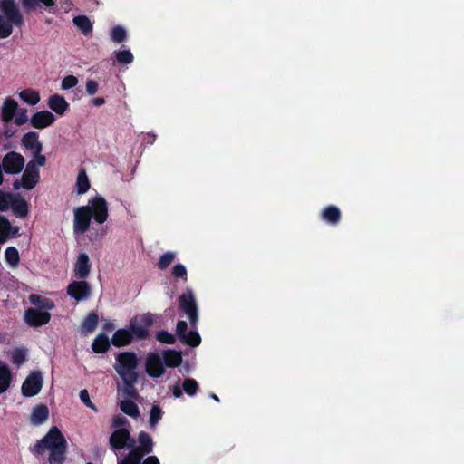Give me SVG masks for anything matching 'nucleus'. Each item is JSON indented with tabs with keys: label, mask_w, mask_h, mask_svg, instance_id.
<instances>
[{
	"label": "nucleus",
	"mask_w": 464,
	"mask_h": 464,
	"mask_svg": "<svg viewBox=\"0 0 464 464\" xmlns=\"http://www.w3.org/2000/svg\"><path fill=\"white\" fill-rule=\"evenodd\" d=\"M139 362V358L134 352H121L116 356L114 368L121 378L131 375L139 376L136 371Z\"/></svg>",
	"instance_id": "7ed1b4c3"
},
{
	"label": "nucleus",
	"mask_w": 464,
	"mask_h": 464,
	"mask_svg": "<svg viewBox=\"0 0 464 464\" xmlns=\"http://www.w3.org/2000/svg\"><path fill=\"white\" fill-rule=\"evenodd\" d=\"M55 120V116L51 111L44 110L33 114L30 119V124L35 129L42 130L51 126Z\"/></svg>",
	"instance_id": "4468645a"
},
{
	"label": "nucleus",
	"mask_w": 464,
	"mask_h": 464,
	"mask_svg": "<svg viewBox=\"0 0 464 464\" xmlns=\"http://www.w3.org/2000/svg\"><path fill=\"white\" fill-rule=\"evenodd\" d=\"M109 443L111 449L120 450L125 447L133 448L135 440L130 437V431L127 429L121 428L111 433Z\"/></svg>",
	"instance_id": "9d476101"
},
{
	"label": "nucleus",
	"mask_w": 464,
	"mask_h": 464,
	"mask_svg": "<svg viewBox=\"0 0 464 464\" xmlns=\"http://www.w3.org/2000/svg\"><path fill=\"white\" fill-rule=\"evenodd\" d=\"M39 2L43 3L46 7H52L54 5L53 0H39Z\"/></svg>",
	"instance_id": "338daca9"
},
{
	"label": "nucleus",
	"mask_w": 464,
	"mask_h": 464,
	"mask_svg": "<svg viewBox=\"0 0 464 464\" xmlns=\"http://www.w3.org/2000/svg\"><path fill=\"white\" fill-rule=\"evenodd\" d=\"M14 121L17 126H21L28 121L27 110L19 109L14 115Z\"/></svg>",
	"instance_id": "3c124183"
},
{
	"label": "nucleus",
	"mask_w": 464,
	"mask_h": 464,
	"mask_svg": "<svg viewBox=\"0 0 464 464\" xmlns=\"http://www.w3.org/2000/svg\"><path fill=\"white\" fill-rule=\"evenodd\" d=\"M139 376H128L121 378L124 383L123 393L130 398H137L138 391L135 388V383L138 382Z\"/></svg>",
	"instance_id": "cd10ccee"
},
{
	"label": "nucleus",
	"mask_w": 464,
	"mask_h": 464,
	"mask_svg": "<svg viewBox=\"0 0 464 464\" xmlns=\"http://www.w3.org/2000/svg\"><path fill=\"white\" fill-rule=\"evenodd\" d=\"M114 328H115V325L111 321H106L102 325L103 331L107 332V333L113 331Z\"/></svg>",
	"instance_id": "e2e57ef3"
},
{
	"label": "nucleus",
	"mask_w": 464,
	"mask_h": 464,
	"mask_svg": "<svg viewBox=\"0 0 464 464\" xmlns=\"http://www.w3.org/2000/svg\"><path fill=\"white\" fill-rule=\"evenodd\" d=\"M73 24L85 35L89 34L92 31V24L86 15H77L73 17Z\"/></svg>",
	"instance_id": "2f4dec72"
},
{
	"label": "nucleus",
	"mask_w": 464,
	"mask_h": 464,
	"mask_svg": "<svg viewBox=\"0 0 464 464\" xmlns=\"http://www.w3.org/2000/svg\"><path fill=\"white\" fill-rule=\"evenodd\" d=\"M44 384L41 372H31L24 381L21 392L24 397H33L37 395Z\"/></svg>",
	"instance_id": "1a4fd4ad"
},
{
	"label": "nucleus",
	"mask_w": 464,
	"mask_h": 464,
	"mask_svg": "<svg viewBox=\"0 0 464 464\" xmlns=\"http://www.w3.org/2000/svg\"><path fill=\"white\" fill-rule=\"evenodd\" d=\"M12 199H14L12 193L0 190V211L7 210L12 203Z\"/></svg>",
	"instance_id": "49530a36"
},
{
	"label": "nucleus",
	"mask_w": 464,
	"mask_h": 464,
	"mask_svg": "<svg viewBox=\"0 0 464 464\" xmlns=\"http://www.w3.org/2000/svg\"><path fill=\"white\" fill-rule=\"evenodd\" d=\"M92 264L86 253H80L74 265V276L77 279H86L91 272Z\"/></svg>",
	"instance_id": "2eb2a0df"
},
{
	"label": "nucleus",
	"mask_w": 464,
	"mask_h": 464,
	"mask_svg": "<svg viewBox=\"0 0 464 464\" xmlns=\"http://www.w3.org/2000/svg\"><path fill=\"white\" fill-rule=\"evenodd\" d=\"M22 188L26 190L33 189L40 180V176H35L34 174L29 173V171H24L22 177Z\"/></svg>",
	"instance_id": "f704fd0d"
},
{
	"label": "nucleus",
	"mask_w": 464,
	"mask_h": 464,
	"mask_svg": "<svg viewBox=\"0 0 464 464\" xmlns=\"http://www.w3.org/2000/svg\"><path fill=\"white\" fill-rule=\"evenodd\" d=\"M19 97L29 105H35L40 102V94L33 89H24L19 93Z\"/></svg>",
	"instance_id": "473e14b6"
},
{
	"label": "nucleus",
	"mask_w": 464,
	"mask_h": 464,
	"mask_svg": "<svg viewBox=\"0 0 464 464\" xmlns=\"http://www.w3.org/2000/svg\"><path fill=\"white\" fill-rule=\"evenodd\" d=\"M140 464H160L159 459L156 456H149Z\"/></svg>",
	"instance_id": "680f3d73"
},
{
	"label": "nucleus",
	"mask_w": 464,
	"mask_h": 464,
	"mask_svg": "<svg viewBox=\"0 0 464 464\" xmlns=\"http://www.w3.org/2000/svg\"><path fill=\"white\" fill-rule=\"evenodd\" d=\"M99 316L95 312H91L84 318L82 328L85 334H92L94 332L98 325Z\"/></svg>",
	"instance_id": "c85d7f7f"
},
{
	"label": "nucleus",
	"mask_w": 464,
	"mask_h": 464,
	"mask_svg": "<svg viewBox=\"0 0 464 464\" xmlns=\"http://www.w3.org/2000/svg\"><path fill=\"white\" fill-rule=\"evenodd\" d=\"M5 259L10 266L16 267L20 262L18 250L14 246H8L5 251Z\"/></svg>",
	"instance_id": "c9c22d12"
},
{
	"label": "nucleus",
	"mask_w": 464,
	"mask_h": 464,
	"mask_svg": "<svg viewBox=\"0 0 464 464\" xmlns=\"http://www.w3.org/2000/svg\"><path fill=\"white\" fill-rule=\"evenodd\" d=\"M18 107V103L15 100L11 97L6 98L2 107L1 120L5 123L10 122L14 118Z\"/></svg>",
	"instance_id": "a211bd4d"
},
{
	"label": "nucleus",
	"mask_w": 464,
	"mask_h": 464,
	"mask_svg": "<svg viewBox=\"0 0 464 464\" xmlns=\"http://www.w3.org/2000/svg\"><path fill=\"white\" fill-rule=\"evenodd\" d=\"M24 170L35 176H40L39 167L32 160L27 163Z\"/></svg>",
	"instance_id": "4d7b16f0"
},
{
	"label": "nucleus",
	"mask_w": 464,
	"mask_h": 464,
	"mask_svg": "<svg viewBox=\"0 0 464 464\" xmlns=\"http://www.w3.org/2000/svg\"><path fill=\"white\" fill-rule=\"evenodd\" d=\"M39 0H23V5L26 9H34L38 5Z\"/></svg>",
	"instance_id": "13d9d810"
},
{
	"label": "nucleus",
	"mask_w": 464,
	"mask_h": 464,
	"mask_svg": "<svg viewBox=\"0 0 464 464\" xmlns=\"http://www.w3.org/2000/svg\"><path fill=\"white\" fill-rule=\"evenodd\" d=\"M127 422H128V420L125 418H123V417L116 416L113 419V426L114 427L123 426Z\"/></svg>",
	"instance_id": "bf43d9fd"
},
{
	"label": "nucleus",
	"mask_w": 464,
	"mask_h": 464,
	"mask_svg": "<svg viewBox=\"0 0 464 464\" xmlns=\"http://www.w3.org/2000/svg\"><path fill=\"white\" fill-rule=\"evenodd\" d=\"M29 300L33 305H34L36 308L40 311L42 310H52L54 308V303L52 299L32 294L29 295Z\"/></svg>",
	"instance_id": "b1692460"
},
{
	"label": "nucleus",
	"mask_w": 464,
	"mask_h": 464,
	"mask_svg": "<svg viewBox=\"0 0 464 464\" xmlns=\"http://www.w3.org/2000/svg\"><path fill=\"white\" fill-rule=\"evenodd\" d=\"M141 460L142 458L139 453L130 450L122 459L118 461V464H140Z\"/></svg>",
	"instance_id": "a18cd8bd"
},
{
	"label": "nucleus",
	"mask_w": 464,
	"mask_h": 464,
	"mask_svg": "<svg viewBox=\"0 0 464 464\" xmlns=\"http://www.w3.org/2000/svg\"><path fill=\"white\" fill-rule=\"evenodd\" d=\"M133 337L129 329L121 328L115 331L111 338V343L115 347H123L130 345L133 342Z\"/></svg>",
	"instance_id": "aec40b11"
},
{
	"label": "nucleus",
	"mask_w": 464,
	"mask_h": 464,
	"mask_svg": "<svg viewBox=\"0 0 464 464\" xmlns=\"http://www.w3.org/2000/svg\"><path fill=\"white\" fill-rule=\"evenodd\" d=\"M104 103H105V99L102 98V97H96V98L92 100V104L96 106V107L102 106Z\"/></svg>",
	"instance_id": "0e129e2a"
},
{
	"label": "nucleus",
	"mask_w": 464,
	"mask_h": 464,
	"mask_svg": "<svg viewBox=\"0 0 464 464\" xmlns=\"http://www.w3.org/2000/svg\"><path fill=\"white\" fill-rule=\"evenodd\" d=\"M92 213V218L98 224H103L108 218V203L105 198L100 195L89 200L86 206Z\"/></svg>",
	"instance_id": "0eeeda50"
},
{
	"label": "nucleus",
	"mask_w": 464,
	"mask_h": 464,
	"mask_svg": "<svg viewBox=\"0 0 464 464\" xmlns=\"http://www.w3.org/2000/svg\"><path fill=\"white\" fill-rule=\"evenodd\" d=\"M92 213L89 208L82 206L74 209L73 230L76 234L85 233L90 227Z\"/></svg>",
	"instance_id": "9b49d317"
},
{
	"label": "nucleus",
	"mask_w": 464,
	"mask_h": 464,
	"mask_svg": "<svg viewBox=\"0 0 464 464\" xmlns=\"http://www.w3.org/2000/svg\"><path fill=\"white\" fill-rule=\"evenodd\" d=\"M180 342L191 347H198L201 343V337L197 331L190 330Z\"/></svg>",
	"instance_id": "e433bc0d"
},
{
	"label": "nucleus",
	"mask_w": 464,
	"mask_h": 464,
	"mask_svg": "<svg viewBox=\"0 0 464 464\" xmlns=\"http://www.w3.org/2000/svg\"><path fill=\"white\" fill-rule=\"evenodd\" d=\"M341 217L342 214L340 209L334 205L325 207L321 212L322 220L333 226H335L340 222Z\"/></svg>",
	"instance_id": "412c9836"
},
{
	"label": "nucleus",
	"mask_w": 464,
	"mask_h": 464,
	"mask_svg": "<svg viewBox=\"0 0 464 464\" xmlns=\"http://www.w3.org/2000/svg\"><path fill=\"white\" fill-rule=\"evenodd\" d=\"M10 207H12L14 214L17 218H24L27 217L29 207L28 203L23 198L14 195V199H12Z\"/></svg>",
	"instance_id": "5701e85b"
},
{
	"label": "nucleus",
	"mask_w": 464,
	"mask_h": 464,
	"mask_svg": "<svg viewBox=\"0 0 464 464\" xmlns=\"http://www.w3.org/2000/svg\"><path fill=\"white\" fill-rule=\"evenodd\" d=\"M22 187V179L20 180H14L13 183V188L14 189H19Z\"/></svg>",
	"instance_id": "774afa93"
},
{
	"label": "nucleus",
	"mask_w": 464,
	"mask_h": 464,
	"mask_svg": "<svg viewBox=\"0 0 464 464\" xmlns=\"http://www.w3.org/2000/svg\"><path fill=\"white\" fill-rule=\"evenodd\" d=\"M154 323V315L151 313H145L139 316H134L129 322V331L133 339L146 340L150 336L149 328Z\"/></svg>",
	"instance_id": "20e7f679"
},
{
	"label": "nucleus",
	"mask_w": 464,
	"mask_h": 464,
	"mask_svg": "<svg viewBox=\"0 0 464 464\" xmlns=\"http://www.w3.org/2000/svg\"><path fill=\"white\" fill-rule=\"evenodd\" d=\"M51 314L47 311H40L34 308H28L24 312V322L31 327H39L48 324Z\"/></svg>",
	"instance_id": "ddd939ff"
},
{
	"label": "nucleus",
	"mask_w": 464,
	"mask_h": 464,
	"mask_svg": "<svg viewBox=\"0 0 464 464\" xmlns=\"http://www.w3.org/2000/svg\"><path fill=\"white\" fill-rule=\"evenodd\" d=\"M145 371L152 378H160L164 374L165 367L159 353H150L147 355Z\"/></svg>",
	"instance_id": "f8f14e48"
},
{
	"label": "nucleus",
	"mask_w": 464,
	"mask_h": 464,
	"mask_svg": "<svg viewBox=\"0 0 464 464\" xmlns=\"http://www.w3.org/2000/svg\"><path fill=\"white\" fill-rule=\"evenodd\" d=\"M17 130L10 125H5L1 134L5 138H12L16 133Z\"/></svg>",
	"instance_id": "6e6d98bb"
},
{
	"label": "nucleus",
	"mask_w": 464,
	"mask_h": 464,
	"mask_svg": "<svg viewBox=\"0 0 464 464\" xmlns=\"http://www.w3.org/2000/svg\"><path fill=\"white\" fill-rule=\"evenodd\" d=\"M179 306L188 316L190 325L197 327L198 321V310L195 295L191 288H187L179 297Z\"/></svg>",
	"instance_id": "39448f33"
},
{
	"label": "nucleus",
	"mask_w": 464,
	"mask_h": 464,
	"mask_svg": "<svg viewBox=\"0 0 464 464\" xmlns=\"http://www.w3.org/2000/svg\"><path fill=\"white\" fill-rule=\"evenodd\" d=\"M12 372L8 365L0 361V394L5 392L11 385Z\"/></svg>",
	"instance_id": "a878e982"
},
{
	"label": "nucleus",
	"mask_w": 464,
	"mask_h": 464,
	"mask_svg": "<svg viewBox=\"0 0 464 464\" xmlns=\"http://www.w3.org/2000/svg\"><path fill=\"white\" fill-rule=\"evenodd\" d=\"M182 389L188 396H194L198 391V384L195 379L187 378L182 383Z\"/></svg>",
	"instance_id": "4c0bfd02"
},
{
	"label": "nucleus",
	"mask_w": 464,
	"mask_h": 464,
	"mask_svg": "<svg viewBox=\"0 0 464 464\" xmlns=\"http://www.w3.org/2000/svg\"><path fill=\"white\" fill-rule=\"evenodd\" d=\"M172 275L174 277L181 278L184 282L188 280L187 269L182 264H177L173 266Z\"/></svg>",
	"instance_id": "de8ad7c7"
},
{
	"label": "nucleus",
	"mask_w": 464,
	"mask_h": 464,
	"mask_svg": "<svg viewBox=\"0 0 464 464\" xmlns=\"http://www.w3.org/2000/svg\"><path fill=\"white\" fill-rule=\"evenodd\" d=\"M0 39H5L12 34L13 27H22L24 17L14 0H0Z\"/></svg>",
	"instance_id": "f03ea898"
},
{
	"label": "nucleus",
	"mask_w": 464,
	"mask_h": 464,
	"mask_svg": "<svg viewBox=\"0 0 464 464\" xmlns=\"http://www.w3.org/2000/svg\"><path fill=\"white\" fill-rule=\"evenodd\" d=\"M120 409L130 417L137 418L140 415L138 405L131 400H123L120 402Z\"/></svg>",
	"instance_id": "7c9ffc66"
},
{
	"label": "nucleus",
	"mask_w": 464,
	"mask_h": 464,
	"mask_svg": "<svg viewBox=\"0 0 464 464\" xmlns=\"http://www.w3.org/2000/svg\"><path fill=\"white\" fill-rule=\"evenodd\" d=\"M47 104L53 111L60 116L64 115L70 106L65 98L58 93L51 95Z\"/></svg>",
	"instance_id": "f3484780"
},
{
	"label": "nucleus",
	"mask_w": 464,
	"mask_h": 464,
	"mask_svg": "<svg viewBox=\"0 0 464 464\" xmlns=\"http://www.w3.org/2000/svg\"><path fill=\"white\" fill-rule=\"evenodd\" d=\"M81 401L88 408L93 410L95 412L98 411L97 407L90 399L89 392L86 389L81 390L79 393Z\"/></svg>",
	"instance_id": "09e8293b"
},
{
	"label": "nucleus",
	"mask_w": 464,
	"mask_h": 464,
	"mask_svg": "<svg viewBox=\"0 0 464 464\" xmlns=\"http://www.w3.org/2000/svg\"><path fill=\"white\" fill-rule=\"evenodd\" d=\"M111 341L105 334H99L92 344V349L95 353H104L111 346Z\"/></svg>",
	"instance_id": "bb28decb"
},
{
	"label": "nucleus",
	"mask_w": 464,
	"mask_h": 464,
	"mask_svg": "<svg viewBox=\"0 0 464 464\" xmlns=\"http://www.w3.org/2000/svg\"><path fill=\"white\" fill-rule=\"evenodd\" d=\"M49 418V409L45 404H39L33 410L31 422L34 425H41Z\"/></svg>",
	"instance_id": "393cba45"
},
{
	"label": "nucleus",
	"mask_w": 464,
	"mask_h": 464,
	"mask_svg": "<svg viewBox=\"0 0 464 464\" xmlns=\"http://www.w3.org/2000/svg\"><path fill=\"white\" fill-rule=\"evenodd\" d=\"M139 446L133 447L131 451L139 453L140 458L150 454L153 450V441L151 437L145 431H140L138 436Z\"/></svg>",
	"instance_id": "dca6fc26"
},
{
	"label": "nucleus",
	"mask_w": 464,
	"mask_h": 464,
	"mask_svg": "<svg viewBox=\"0 0 464 464\" xmlns=\"http://www.w3.org/2000/svg\"><path fill=\"white\" fill-rule=\"evenodd\" d=\"M161 359L164 366L176 368L182 362V354L179 351L168 349L163 352Z\"/></svg>",
	"instance_id": "4be33fe9"
},
{
	"label": "nucleus",
	"mask_w": 464,
	"mask_h": 464,
	"mask_svg": "<svg viewBox=\"0 0 464 464\" xmlns=\"http://www.w3.org/2000/svg\"><path fill=\"white\" fill-rule=\"evenodd\" d=\"M19 227L12 226L10 224V229L8 230V238L9 237H16L19 235Z\"/></svg>",
	"instance_id": "052dcab7"
},
{
	"label": "nucleus",
	"mask_w": 464,
	"mask_h": 464,
	"mask_svg": "<svg viewBox=\"0 0 464 464\" xmlns=\"http://www.w3.org/2000/svg\"><path fill=\"white\" fill-rule=\"evenodd\" d=\"M172 393L175 398H180L182 396V390L179 385H174L172 389Z\"/></svg>",
	"instance_id": "69168bd1"
},
{
	"label": "nucleus",
	"mask_w": 464,
	"mask_h": 464,
	"mask_svg": "<svg viewBox=\"0 0 464 464\" xmlns=\"http://www.w3.org/2000/svg\"><path fill=\"white\" fill-rule=\"evenodd\" d=\"M21 144L32 152L43 150V143L39 141V134L36 131H29L21 139Z\"/></svg>",
	"instance_id": "6ab92c4d"
},
{
	"label": "nucleus",
	"mask_w": 464,
	"mask_h": 464,
	"mask_svg": "<svg viewBox=\"0 0 464 464\" xmlns=\"http://www.w3.org/2000/svg\"><path fill=\"white\" fill-rule=\"evenodd\" d=\"M98 82L94 80H89L86 82V92L89 95H94L98 91Z\"/></svg>",
	"instance_id": "5fc2aeb1"
},
{
	"label": "nucleus",
	"mask_w": 464,
	"mask_h": 464,
	"mask_svg": "<svg viewBox=\"0 0 464 464\" xmlns=\"http://www.w3.org/2000/svg\"><path fill=\"white\" fill-rule=\"evenodd\" d=\"M156 340L161 343L174 344L176 342V336L167 330H160L156 333Z\"/></svg>",
	"instance_id": "a19ab883"
},
{
	"label": "nucleus",
	"mask_w": 464,
	"mask_h": 464,
	"mask_svg": "<svg viewBox=\"0 0 464 464\" xmlns=\"http://www.w3.org/2000/svg\"><path fill=\"white\" fill-rule=\"evenodd\" d=\"M42 151L43 150H35L34 152H32L33 154V159L32 160L38 166V167H43L45 165L46 163V158L44 155L42 154Z\"/></svg>",
	"instance_id": "864d4df0"
},
{
	"label": "nucleus",
	"mask_w": 464,
	"mask_h": 464,
	"mask_svg": "<svg viewBox=\"0 0 464 464\" xmlns=\"http://www.w3.org/2000/svg\"><path fill=\"white\" fill-rule=\"evenodd\" d=\"M49 450V464H63L66 459L67 441L61 430L53 426L46 435L38 440L31 450L34 455H43Z\"/></svg>",
	"instance_id": "f257e3e1"
},
{
	"label": "nucleus",
	"mask_w": 464,
	"mask_h": 464,
	"mask_svg": "<svg viewBox=\"0 0 464 464\" xmlns=\"http://www.w3.org/2000/svg\"><path fill=\"white\" fill-rule=\"evenodd\" d=\"M175 253L173 252H166L164 253L158 262V267L160 270L166 269L175 259Z\"/></svg>",
	"instance_id": "c03bdc74"
},
{
	"label": "nucleus",
	"mask_w": 464,
	"mask_h": 464,
	"mask_svg": "<svg viewBox=\"0 0 464 464\" xmlns=\"http://www.w3.org/2000/svg\"><path fill=\"white\" fill-rule=\"evenodd\" d=\"M90 180L84 169H81L77 176L76 191L77 194L82 195L86 193L90 188Z\"/></svg>",
	"instance_id": "c756f323"
},
{
	"label": "nucleus",
	"mask_w": 464,
	"mask_h": 464,
	"mask_svg": "<svg viewBox=\"0 0 464 464\" xmlns=\"http://www.w3.org/2000/svg\"><path fill=\"white\" fill-rule=\"evenodd\" d=\"M162 415H163V411H162L161 408L160 407V405L154 404L151 407L150 411L149 422H150V425L151 428H154L159 423V421L162 418Z\"/></svg>",
	"instance_id": "58836bf2"
},
{
	"label": "nucleus",
	"mask_w": 464,
	"mask_h": 464,
	"mask_svg": "<svg viewBox=\"0 0 464 464\" xmlns=\"http://www.w3.org/2000/svg\"><path fill=\"white\" fill-rule=\"evenodd\" d=\"M188 332V324L186 321L179 320L176 325V334L179 340L185 338Z\"/></svg>",
	"instance_id": "603ef678"
},
{
	"label": "nucleus",
	"mask_w": 464,
	"mask_h": 464,
	"mask_svg": "<svg viewBox=\"0 0 464 464\" xmlns=\"http://www.w3.org/2000/svg\"><path fill=\"white\" fill-rule=\"evenodd\" d=\"M10 229L9 219L0 215V244H4L8 239V230Z\"/></svg>",
	"instance_id": "ea45409f"
},
{
	"label": "nucleus",
	"mask_w": 464,
	"mask_h": 464,
	"mask_svg": "<svg viewBox=\"0 0 464 464\" xmlns=\"http://www.w3.org/2000/svg\"><path fill=\"white\" fill-rule=\"evenodd\" d=\"M25 164L24 156L16 151L7 152L2 159L1 166L5 173L9 175L19 174Z\"/></svg>",
	"instance_id": "423d86ee"
},
{
	"label": "nucleus",
	"mask_w": 464,
	"mask_h": 464,
	"mask_svg": "<svg viewBox=\"0 0 464 464\" xmlns=\"http://www.w3.org/2000/svg\"><path fill=\"white\" fill-rule=\"evenodd\" d=\"M111 36L115 43H122L126 40L127 34L122 26L117 25L111 29Z\"/></svg>",
	"instance_id": "37998d69"
},
{
	"label": "nucleus",
	"mask_w": 464,
	"mask_h": 464,
	"mask_svg": "<svg viewBox=\"0 0 464 464\" xmlns=\"http://www.w3.org/2000/svg\"><path fill=\"white\" fill-rule=\"evenodd\" d=\"M66 293L75 301L81 302L90 298L92 286L85 279L74 280L67 285Z\"/></svg>",
	"instance_id": "6e6552de"
},
{
	"label": "nucleus",
	"mask_w": 464,
	"mask_h": 464,
	"mask_svg": "<svg viewBox=\"0 0 464 464\" xmlns=\"http://www.w3.org/2000/svg\"><path fill=\"white\" fill-rule=\"evenodd\" d=\"M11 362L20 367L27 360V350L24 347L14 348L11 352Z\"/></svg>",
	"instance_id": "72a5a7b5"
},
{
	"label": "nucleus",
	"mask_w": 464,
	"mask_h": 464,
	"mask_svg": "<svg viewBox=\"0 0 464 464\" xmlns=\"http://www.w3.org/2000/svg\"><path fill=\"white\" fill-rule=\"evenodd\" d=\"M78 84V79L74 75H67L62 80V90H69Z\"/></svg>",
	"instance_id": "8fccbe9b"
},
{
	"label": "nucleus",
	"mask_w": 464,
	"mask_h": 464,
	"mask_svg": "<svg viewBox=\"0 0 464 464\" xmlns=\"http://www.w3.org/2000/svg\"><path fill=\"white\" fill-rule=\"evenodd\" d=\"M115 57L118 63L121 64H129L133 62V55L130 50H121L115 52Z\"/></svg>",
	"instance_id": "79ce46f5"
}]
</instances>
